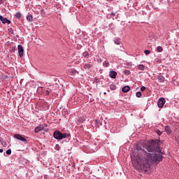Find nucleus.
Segmentation results:
<instances>
[{
    "mask_svg": "<svg viewBox=\"0 0 179 179\" xmlns=\"http://www.w3.org/2000/svg\"><path fill=\"white\" fill-rule=\"evenodd\" d=\"M159 142L160 140L152 139L148 144L137 145V163L141 171L146 172L152 164H158L163 160V152L159 146Z\"/></svg>",
    "mask_w": 179,
    "mask_h": 179,
    "instance_id": "nucleus-1",
    "label": "nucleus"
},
{
    "mask_svg": "<svg viewBox=\"0 0 179 179\" xmlns=\"http://www.w3.org/2000/svg\"><path fill=\"white\" fill-rule=\"evenodd\" d=\"M53 138H55V139H57V141H62V139L71 138V134L62 133L59 130H55L53 132Z\"/></svg>",
    "mask_w": 179,
    "mask_h": 179,
    "instance_id": "nucleus-2",
    "label": "nucleus"
},
{
    "mask_svg": "<svg viewBox=\"0 0 179 179\" xmlns=\"http://www.w3.org/2000/svg\"><path fill=\"white\" fill-rule=\"evenodd\" d=\"M164 104H166V99L164 98H159L157 102L159 108H163Z\"/></svg>",
    "mask_w": 179,
    "mask_h": 179,
    "instance_id": "nucleus-3",
    "label": "nucleus"
},
{
    "mask_svg": "<svg viewBox=\"0 0 179 179\" xmlns=\"http://www.w3.org/2000/svg\"><path fill=\"white\" fill-rule=\"evenodd\" d=\"M14 138H15V139L21 141V142H27V140L24 137H22V135H20L19 134H14Z\"/></svg>",
    "mask_w": 179,
    "mask_h": 179,
    "instance_id": "nucleus-4",
    "label": "nucleus"
},
{
    "mask_svg": "<svg viewBox=\"0 0 179 179\" xmlns=\"http://www.w3.org/2000/svg\"><path fill=\"white\" fill-rule=\"evenodd\" d=\"M17 48H18L19 57H20V58H22L23 52H24L23 46H22V45H18Z\"/></svg>",
    "mask_w": 179,
    "mask_h": 179,
    "instance_id": "nucleus-5",
    "label": "nucleus"
},
{
    "mask_svg": "<svg viewBox=\"0 0 179 179\" xmlns=\"http://www.w3.org/2000/svg\"><path fill=\"white\" fill-rule=\"evenodd\" d=\"M0 20L3 23V24H5V23L10 24L11 23L10 20H8V18L6 17H3L2 15H0Z\"/></svg>",
    "mask_w": 179,
    "mask_h": 179,
    "instance_id": "nucleus-6",
    "label": "nucleus"
},
{
    "mask_svg": "<svg viewBox=\"0 0 179 179\" xmlns=\"http://www.w3.org/2000/svg\"><path fill=\"white\" fill-rule=\"evenodd\" d=\"M44 129V125L40 124L39 126L36 127L34 129L36 134H38L40 131H43Z\"/></svg>",
    "mask_w": 179,
    "mask_h": 179,
    "instance_id": "nucleus-7",
    "label": "nucleus"
},
{
    "mask_svg": "<svg viewBox=\"0 0 179 179\" xmlns=\"http://www.w3.org/2000/svg\"><path fill=\"white\" fill-rule=\"evenodd\" d=\"M109 76L112 79H115L117 78V73L115 71H110L109 72Z\"/></svg>",
    "mask_w": 179,
    "mask_h": 179,
    "instance_id": "nucleus-8",
    "label": "nucleus"
},
{
    "mask_svg": "<svg viewBox=\"0 0 179 179\" xmlns=\"http://www.w3.org/2000/svg\"><path fill=\"white\" fill-rule=\"evenodd\" d=\"M130 90L131 87L128 85L123 87L122 89V92H123V93H128V92H129Z\"/></svg>",
    "mask_w": 179,
    "mask_h": 179,
    "instance_id": "nucleus-9",
    "label": "nucleus"
},
{
    "mask_svg": "<svg viewBox=\"0 0 179 179\" xmlns=\"http://www.w3.org/2000/svg\"><path fill=\"white\" fill-rule=\"evenodd\" d=\"M43 92L45 96H48L51 93V89L50 88H43Z\"/></svg>",
    "mask_w": 179,
    "mask_h": 179,
    "instance_id": "nucleus-10",
    "label": "nucleus"
},
{
    "mask_svg": "<svg viewBox=\"0 0 179 179\" xmlns=\"http://www.w3.org/2000/svg\"><path fill=\"white\" fill-rule=\"evenodd\" d=\"M157 79L160 83H164V80H166V78L163 76H158Z\"/></svg>",
    "mask_w": 179,
    "mask_h": 179,
    "instance_id": "nucleus-11",
    "label": "nucleus"
},
{
    "mask_svg": "<svg viewBox=\"0 0 179 179\" xmlns=\"http://www.w3.org/2000/svg\"><path fill=\"white\" fill-rule=\"evenodd\" d=\"M69 72L70 73H72L73 76L75 75H78V73H79V72H78V71H76L75 69H71Z\"/></svg>",
    "mask_w": 179,
    "mask_h": 179,
    "instance_id": "nucleus-12",
    "label": "nucleus"
},
{
    "mask_svg": "<svg viewBox=\"0 0 179 179\" xmlns=\"http://www.w3.org/2000/svg\"><path fill=\"white\" fill-rule=\"evenodd\" d=\"M165 131L166 132V134H168V135H170L171 134V128H170V127L169 126H166Z\"/></svg>",
    "mask_w": 179,
    "mask_h": 179,
    "instance_id": "nucleus-13",
    "label": "nucleus"
},
{
    "mask_svg": "<svg viewBox=\"0 0 179 179\" xmlns=\"http://www.w3.org/2000/svg\"><path fill=\"white\" fill-rule=\"evenodd\" d=\"M27 20L28 22H33V15L31 14L27 16Z\"/></svg>",
    "mask_w": 179,
    "mask_h": 179,
    "instance_id": "nucleus-14",
    "label": "nucleus"
},
{
    "mask_svg": "<svg viewBox=\"0 0 179 179\" xmlns=\"http://www.w3.org/2000/svg\"><path fill=\"white\" fill-rule=\"evenodd\" d=\"M96 122L98 124V127H99V125H101V126L103 125V122H103V120L100 119V120H96Z\"/></svg>",
    "mask_w": 179,
    "mask_h": 179,
    "instance_id": "nucleus-15",
    "label": "nucleus"
},
{
    "mask_svg": "<svg viewBox=\"0 0 179 179\" xmlns=\"http://www.w3.org/2000/svg\"><path fill=\"white\" fill-rule=\"evenodd\" d=\"M114 43L115 44H116L117 45H120V44H121V39L120 38H115L114 40Z\"/></svg>",
    "mask_w": 179,
    "mask_h": 179,
    "instance_id": "nucleus-16",
    "label": "nucleus"
},
{
    "mask_svg": "<svg viewBox=\"0 0 179 179\" xmlns=\"http://www.w3.org/2000/svg\"><path fill=\"white\" fill-rule=\"evenodd\" d=\"M138 69H139V71H145V65L143 64L138 65Z\"/></svg>",
    "mask_w": 179,
    "mask_h": 179,
    "instance_id": "nucleus-17",
    "label": "nucleus"
},
{
    "mask_svg": "<svg viewBox=\"0 0 179 179\" xmlns=\"http://www.w3.org/2000/svg\"><path fill=\"white\" fill-rule=\"evenodd\" d=\"M85 69H90L92 68V65L90 63H87L84 65Z\"/></svg>",
    "mask_w": 179,
    "mask_h": 179,
    "instance_id": "nucleus-18",
    "label": "nucleus"
},
{
    "mask_svg": "<svg viewBox=\"0 0 179 179\" xmlns=\"http://www.w3.org/2000/svg\"><path fill=\"white\" fill-rule=\"evenodd\" d=\"M124 73L126 76H129V75H131V71L129 70H124Z\"/></svg>",
    "mask_w": 179,
    "mask_h": 179,
    "instance_id": "nucleus-19",
    "label": "nucleus"
},
{
    "mask_svg": "<svg viewBox=\"0 0 179 179\" xmlns=\"http://www.w3.org/2000/svg\"><path fill=\"white\" fill-rule=\"evenodd\" d=\"M1 144L2 145V146H3V148H6V146H8V143H6V141L3 140L1 141Z\"/></svg>",
    "mask_w": 179,
    "mask_h": 179,
    "instance_id": "nucleus-20",
    "label": "nucleus"
},
{
    "mask_svg": "<svg viewBox=\"0 0 179 179\" xmlns=\"http://www.w3.org/2000/svg\"><path fill=\"white\" fill-rule=\"evenodd\" d=\"M110 90H115V89H117V86L114 84H111L110 85Z\"/></svg>",
    "mask_w": 179,
    "mask_h": 179,
    "instance_id": "nucleus-21",
    "label": "nucleus"
},
{
    "mask_svg": "<svg viewBox=\"0 0 179 179\" xmlns=\"http://www.w3.org/2000/svg\"><path fill=\"white\" fill-rule=\"evenodd\" d=\"M157 52H163V48L162 46H158L157 48Z\"/></svg>",
    "mask_w": 179,
    "mask_h": 179,
    "instance_id": "nucleus-22",
    "label": "nucleus"
},
{
    "mask_svg": "<svg viewBox=\"0 0 179 179\" xmlns=\"http://www.w3.org/2000/svg\"><path fill=\"white\" fill-rule=\"evenodd\" d=\"M83 56L84 58H87V57H89V52L85 51L83 53Z\"/></svg>",
    "mask_w": 179,
    "mask_h": 179,
    "instance_id": "nucleus-23",
    "label": "nucleus"
},
{
    "mask_svg": "<svg viewBox=\"0 0 179 179\" xmlns=\"http://www.w3.org/2000/svg\"><path fill=\"white\" fill-rule=\"evenodd\" d=\"M15 17H17V19H20V17H22V13H17L16 14H15Z\"/></svg>",
    "mask_w": 179,
    "mask_h": 179,
    "instance_id": "nucleus-24",
    "label": "nucleus"
},
{
    "mask_svg": "<svg viewBox=\"0 0 179 179\" xmlns=\"http://www.w3.org/2000/svg\"><path fill=\"white\" fill-rule=\"evenodd\" d=\"M103 66H105L106 68H108V66H109V65H110V63H108V62H103Z\"/></svg>",
    "mask_w": 179,
    "mask_h": 179,
    "instance_id": "nucleus-25",
    "label": "nucleus"
},
{
    "mask_svg": "<svg viewBox=\"0 0 179 179\" xmlns=\"http://www.w3.org/2000/svg\"><path fill=\"white\" fill-rule=\"evenodd\" d=\"M136 97H142V92H137L136 93Z\"/></svg>",
    "mask_w": 179,
    "mask_h": 179,
    "instance_id": "nucleus-26",
    "label": "nucleus"
},
{
    "mask_svg": "<svg viewBox=\"0 0 179 179\" xmlns=\"http://www.w3.org/2000/svg\"><path fill=\"white\" fill-rule=\"evenodd\" d=\"M6 155H12V150L9 149L6 150Z\"/></svg>",
    "mask_w": 179,
    "mask_h": 179,
    "instance_id": "nucleus-27",
    "label": "nucleus"
},
{
    "mask_svg": "<svg viewBox=\"0 0 179 179\" xmlns=\"http://www.w3.org/2000/svg\"><path fill=\"white\" fill-rule=\"evenodd\" d=\"M156 134L158 135V136H160L162 135V132L159 129L156 131Z\"/></svg>",
    "mask_w": 179,
    "mask_h": 179,
    "instance_id": "nucleus-28",
    "label": "nucleus"
},
{
    "mask_svg": "<svg viewBox=\"0 0 179 179\" xmlns=\"http://www.w3.org/2000/svg\"><path fill=\"white\" fill-rule=\"evenodd\" d=\"M144 53L145 54V55H149V54H150V50H145Z\"/></svg>",
    "mask_w": 179,
    "mask_h": 179,
    "instance_id": "nucleus-29",
    "label": "nucleus"
},
{
    "mask_svg": "<svg viewBox=\"0 0 179 179\" xmlns=\"http://www.w3.org/2000/svg\"><path fill=\"white\" fill-rule=\"evenodd\" d=\"M145 90H146V87H145V86H142V87H141V92H145Z\"/></svg>",
    "mask_w": 179,
    "mask_h": 179,
    "instance_id": "nucleus-30",
    "label": "nucleus"
},
{
    "mask_svg": "<svg viewBox=\"0 0 179 179\" xmlns=\"http://www.w3.org/2000/svg\"><path fill=\"white\" fill-rule=\"evenodd\" d=\"M126 65H127V66L131 67V66H132V62H127L126 64Z\"/></svg>",
    "mask_w": 179,
    "mask_h": 179,
    "instance_id": "nucleus-31",
    "label": "nucleus"
},
{
    "mask_svg": "<svg viewBox=\"0 0 179 179\" xmlns=\"http://www.w3.org/2000/svg\"><path fill=\"white\" fill-rule=\"evenodd\" d=\"M8 33L13 34V29L12 28L8 29Z\"/></svg>",
    "mask_w": 179,
    "mask_h": 179,
    "instance_id": "nucleus-32",
    "label": "nucleus"
},
{
    "mask_svg": "<svg viewBox=\"0 0 179 179\" xmlns=\"http://www.w3.org/2000/svg\"><path fill=\"white\" fill-rule=\"evenodd\" d=\"M55 148L56 150H59V145L57 144Z\"/></svg>",
    "mask_w": 179,
    "mask_h": 179,
    "instance_id": "nucleus-33",
    "label": "nucleus"
},
{
    "mask_svg": "<svg viewBox=\"0 0 179 179\" xmlns=\"http://www.w3.org/2000/svg\"><path fill=\"white\" fill-rule=\"evenodd\" d=\"M43 106H45V107H48L49 106H48V103H47L46 102H44L43 103Z\"/></svg>",
    "mask_w": 179,
    "mask_h": 179,
    "instance_id": "nucleus-34",
    "label": "nucleus"
},
{
    "mask_svg": "<svg viewBox=\"0 0 179 179\" xmlns=\"http://www.w3.org/2000/svg\"><path fill=\"white\" fill-rule=\"evenodd\" d=\"M110 15H111V16H115V13L112 12V13H110Z\"/></svg>",
    "mask_w": 179,
    "mask_h": 179,
    "instance_id": "nucleus-35",
    "label": "nucleus"
},
{
    "mask_svg": "<svg viewBox=\"0 0 179 179\" xmlns=\"http://www.w3.org/2000/svg\"><path fill=\"white\" fill-rule=\"evenodd\" d=\"M0 153H3V149H0Z\"/></svg>",
    "mask_w": 179,
    "mask_h": 179,
    "instance_id": "nucleus-36",
    "label": "nucleus"
},
{
    "mask_svg": "<svg viewBox=\"0 0 179 179\" xmlns=\"http://www.w3.org/2000/svg\"><path fill=\"white\" fill-rule=\"evenodd\" d=\"M0 83H1V77H0Z\"/></svg>",
    "mask_w": 179,
    "mask_h": 179,
    "instance_id": "nucleus-37",
    "label": "nucleus"
},
{
    "mask_svg": "<svg viewBox=\"0 0 179 179\" xmlns=\"http://www.w3.org/2000/svg\"><path fill=\"white\" fill-rule=\"evenodd\" d=\"M104 94H106V92H104Z\"/></svg>",
    "mask_w": 179,
    "mask_h": 179,
    "instance_id": "nucleus-38",
    "label": "nucleus"
}]
</instances>
